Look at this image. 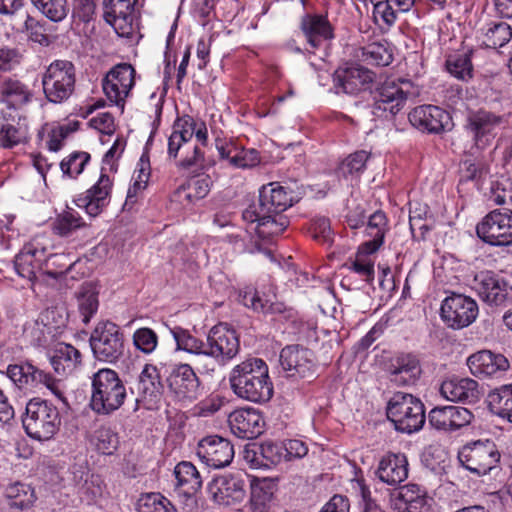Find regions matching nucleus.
<instances>
[{"label": "nucleus", "instance_id": "obj_1", "mask_svg": "<svg viewBox=\"0 0 512 512\" xmlns=\"http://www.w3.org/2000/svg\"><path fill=\"white\" fill-rule=\"evenodd\" d=\"M233 392L255 403L267 402L273 395L268 366L260 358H251L235 366L229 377Z\"/></svg>", "mask_w": 512, "mask_h": 512}, {"label": "nucleus", "instance_id": "obj_2", "mask_svg": "<svg viewBox=\"0 0 512 512\" xmlns=\"http://www.w3.org/2000/svg\"><path fill=\"white\" fill-rule=\"evenodd\" d=\"M126 387L118 373L102 368L91 377V409L97 414L108 415L118 410L125 401Z\"/></svg>", "mask_w": 512, "mask_h": 512}, {"label": "nucleus", "instance_id": "obj_3", "mask_svg": "<svg viewBox=\"0 0 512 512\" xmlns=\"http://www.w3.org/2000/svg\"><path fill=\"white\" fill-rule=\"evenodd\" d=\"M460 465L471 474L482 477L499 468L501 453L491 439L472 440L462 445L457 453Z\"/></svg>", "mask_w": 512, "mask_h": 512}, {"label": "nucleus", "instance_id": "obj_4", "mask_svg": "<svg viewBox=\"0 0 512 512\" xmlns=\"http://www.w3.org/2000/svg\"><path fill=\"white\" fill-rule=\"evenodd\" d=\"M22 423L30 438L47 441L59 430L61 418L58 409L51 403L34 398L26 404Z\"/></svg>", "mask_w": 512, "mask_h": 512}, {"label": "nucleus", "instance_id": "obj_5", "mask_svg": "<svg viewBox=\"0 0 512 512\" xmlns=\"http://www.w3.org/2000/svg\"><path fill=\"white\" fill-rule=\"evenodd\" d=\"M387 417L397 431L411 434L425 423L424 405L412 394L398 392L388 402Z\"/></svg>", "mask_w": 512, "mask_h": 512}, {"label": "nucleus", "instance_id": "obj_6", "mask_svg": "<svg viewBox=\"0 0 512 512\" xmlns=\"http://www.w3.org/2000/svg\"><path fill=\"white\" fill-rule=\"evenodd\" d=\"M75 67L66 60H56L46 69L43 78V90L46 98L53 103L67 100L75 86Z\"/></svg>", "mask_w": 512, "mask_h": 512}, {"label": "nucleus", "instance_id": "obj_7", "mask_svg": "<svg viewBox=\"0 0 512 512\" xmlns=\"http://www.w3.org/2000/svg\"><path fill=\"white\" fill-rule=\"evenodd\" d=\"M90 346L96 359L114 363L124 353V336L113 322H99L90 336Z\"/></svg>", "mask_w": 512, "mask_h": 512}, {"label": "nucleus", "instance_id": "obj_8", "mask_svg": "<svg viewBox=\"0 0 512 512\" xmlns=\"http://www.w3.org/2000/svg\"><path fill=\"white\" fill-rule=\"evenodd\" d=\"M478 237L492 246L512 244V210L495 209L477 225Z\"/></svg>", "mask_w": 512, "mask_h": 512}, {"label": "nucleus", "instance_id": "obj_9", "mask_svg": "<svg viewBox=\"0 0 512 512\" xmlns=\"http://www.w3.org/2000/svg\"><path fill=\"white\" fill-rule=\"evenodd\" d=\"M136 71L128 63L115 65L104 77L103 92L109 102L124 110L126 99L130 96L135 85Z\"/></svg>", "mask_w": 512, "mask_h": 512}, {"label": "nucleus", "instance_id": "obj_10", "mask_svg": "<svg viewBox=\"0 0 512 512\" xmlns=\"http://www.w3.org/2000/svg\"><path fill=\"white\" fill-rule=\"evenodd\" d=\"M192 121L189 116L178 118L172 127L168 138V156L178 159L176 166L181 172L189 171L192 167L191 145Z\"/></svg>", "mask_w": 512, "mask_h": 512}, {"label": "nucleus", "instance_id": "obj_11", "mask_svg": "<svg viewBox=\"0 0 512 512\" xmlns=\"http://www.w3.org/2000/svg\"><path fill=\"white\" fill-rule=\"evenodd\" d=\"M478 315L476 301L462 294L446 297L441 305V318L447 326L462 329L472 324Z\"/></svg>", "mask_w": 512, "mask_h": 512}, {"label": "nucleus", "instance_id": "obj_12", "mask_svg": "<svg viewBox=\"0 0 512 512\" xmlns=\"http://www.w3.org/2000/svg\"><path fill=\"white\" fill-rule=\"evenodd\" d=\"M474 418V413L466 407L446 405L431 409L428 423L439 432L455 433L470 426Z\"/></svg>", "mask_w": 512, "mask_h": 512}, {"label": "nucleus", "instance_id": "obj_13", "mask_svg": "<svg viewBox=\"0 0 512 512\" xmlns=\"http://www.w3.org/2000/svg\"><path fill=\"white\" fill-rule=\"evenodd\" d=\"M208 491L214 502L220 505L239 504L246 497L245 475L241 472L221 475L209 483Z\"/></svg>", "mask_w": 512, "mask_h": 512}, {"label": "nucleus", "instance_id": "obj_14", "mask_svg": "<svg viewBox=\"0 0 512 512\" xmlns=\"http://www.w3.org/2000/svg\"><path fill=\"white\" fill-rule=\"evenodd\" d=\"M478 296L491 305H505L512 302V286L492 271L478 273L473 281Z\"/></svg>", "mask_w": 512, "mask_h": 512}, {"label": "nucleus", "instance_id": "obj_15", "mask_svg": "<svg viewBox=\"0 0 512 512\" xmlns=\"http://www.w3.org/2000/svg\"><path fill=\"white\" fill-rule=\"evenodd\" d=\"M44 240L43 237L33 239L16 255L14 268L20 277L33 281L39 273L44 274Z\"/></svg>", "mask_w": 512, "mask_h": 512}, {"label": "nucleus", "instance_id": "obj_16", "mask_svg": "<svg viewBox=\"0 0 512 512\" xmlns=\"http://www.w3.org/2000/svg\"><path fill=\"white\" fill-rule=\"evenodd\" d=\"M197 456L206 466L219 469L231 463L234 457V448L227 439L209 435L199 440Z\"/></svg>", "mask_w": 512, "mask_h": 512}, {"label": "nucleus", "instance_id": "obj_17", "mask_svg": "<svg viewBox=\"0 0 512 512\" xmlns=\"http://www.w3.org/2000/svg\"><path fill=\"white\" fill-rule=\"evenodd\" d=\"M280 365L287 376L293 378L312 377L316 369L313 352L299 345H289L282 349Z\"/></svg>", "mask_w": 512, "mask_h": 512}, {"label": "nucleus", "instance_id": "obj_18", "mask_svg": "<svg viewBox=\"0 0 512 512\" xmlns=\"http://www.w3.org/2000/svg\"><path fill=\"white\" fill-rule=\"evenodd\" d=\"M501 121V117L483 110L472 113L467 117L465 129L471 136L477 150H483L491 145Z\"/></svg>", "mask_w": 512, "mask_h": 512}, {"label": "nucleus", "instance_id": "obj_19", "mask_svg": "<svg viewBox=\"0 0 512 512\" xmlns=\"http://www.w3.org/2000/svg\"><path fill=\"white\" fill-rule=\"evenodd\" d=\"M112 188L113 180L102 171L96 183L85 194L78 196L74 202L89 216L96 217L109 204Z\"/></svg>", "mask_w": 512, "mask_h": 512}, {"label": "nucleus", "instance_id": "obj_20", "mask_svg": "<svg viewBox=\"0 0 512 512\" xmlns=\"http://www.w3.org/2000/svg\"><path fill=\"white\" fill-rule=\"evenodd\" d=\"M410 123L428 133H440L450 129L451 117L448 112L434 105H421L409 113Z\"/></svg>", "mask_w": 512, "mask_h": 512}, {"label": "nucleus", "instance_id": "obj_21", "mask_svg": "<svg viewBox=\"0 0 512 512\" xmlns=\"http://www.w3.org/2000/svg\"><path fill=\"white\" fill-rule=\"evenodd\" d=\"M204 346L211 356L230 360L238 353L240 344L235 330L218 324L210 330Z\"/></svg>", "mask_w": 512, "mask_h": 512}, {"label": "nucleus", "instance_id": "obj_22", "mask_svg": "<svg viewBox=\"0 0 512 512\" xmlns=\"http://www.w3.org/2000/svg\"><path fill=\"white\" fill-rule=\"evenodd\" d=\"M242 218L247 223H257L255 231L263 239L282 234L288 225L286 217L281 214L264 213L258 210V206L255 203L249 205L243 211Z\"/></svg>", "mask_w": 512, "mask_h": 512}, {"label": "nucleus", "instance_id": "obj_23", "mask_svg": "<svg viewBox=\"0 0 512 512\" xmlns=\"http://www.w3.org/2000/svg\"><path fill=\"white\" fill-rule=\"evenodd\" d=\"M408 84L407 81L396 82L395 80H386L377 89L374 96L373 113L378 115L379 111L389 112L391 115L397 114L405 105L407 92L402 85Z\"/></svg>", "mask_w": 512, "mask_h": 512}, {"label": "nucleus", "instance_id": "obj_24", "mask_svg": "<svg viewBox=\"0 0 512 512\" xmlns=\"http://www.w3.org/2000/svg\"><path fill=\"white\" fill-rule=\"evenodd\" d=\"M239 298L244 306L258 313L280 315L287 311L286 305L277 299L272 285L266 291L246 288L239 294Z\"/></svg>", "mask_w": 512, "mask_h": 512}, {"label": "nucleus", "instance_id": "obj_25", "mask_svg": "<svg viewBox=\"0 0 512 512\" xmlns=\"http://www.w3.org/2000/svg\"><path fill=\"white\" fill-rule=\"evenodd\" d=\"M207 378H209L207 376ZM216 381H206L204 378H196L194 388V417L209 418L214 416L223 406V398L215 393Z\"/></svg>", "mask_w": 512, "mask_h": 512}, {"label": "nucleus", "instance_id": "obj_26", "mask_svg": "<svg viewBox=\"0 0 512 512\" xmlns=\"http://www.w3.org/2000/svg\"><path fill=\"white\" fill-rule=\"evenodd\" d=\"M228 423L231 432L242 439L258 437L264 428V419L254 408L237 409L230 413Z\"/></svg>", "mask_w": 512, "mask_h": 512}, {"label": "nucleus", "instance_id": "obj_27", "mask_svg": "<svg viewBox=\"0 0 512 512\" xmlns=\"http://www.w3.org/2000/svg\"><path fill=\"white\" fill-rule=\"evenodd\" d=\"M28 139L26 118L20 113L2 110L0 113V147L12 149Z\"/></svg>", "mask_w": 512, "mask_h": 512}, {"label": "nucleus", "instance_id": "obj_28", "mask_svg": "<svg viewBox=\"0 0 512 512\" xmlns=\"http://www.w3.org/2000/svg\"><path fill=\"white\" fill-rule=\"evenodd\" d=\"M390 506L396 512L429 511L426 492L417 484H407L393 491Z\"/></svg>", "mask_w": 512, "mask_h": 512}, {"label": "nucleus", "instance_id": "obj_29", "mask_svg": "<svg viewBox=\"0 0 512 512\" xmlns=\"http://www.w3.org/2000/svg\"><path fill=\"white\" fill-rule=\"evenodd\" d=\"M441 395L451 402L477 403L482 395L477 381L471 378L451 377L442 382Z\"/></svg>", "mask_w": 512, "mask_h": 512}, {"label": "nucleus", "instance_id": "obj_30", "mask_svg": "<svg viewBox=\"0 0 512 512\" xmlns=\"http://www.w3.org/2000/svg\"><path fill=\"white\" fill-rule=\"evenodd\" d=\"M375 73L362 66H350L335 72V86L348 94H357L371 88Z\"/></svg>", "mask_w": 512, "mask_h": 512}, {"label": "nucleus", "instance_id": "obj_31", "mask_svg": "<svg viewBox=\"0 0 512 512\" xmlns=\"http://www.w3.org/2000/svg\"><path fill=\"white\" fill-rule=\"evenodd\" d=\"M300 28L312 48H319L335 37L326 15L307 13L301 19Z\"/></svg>", "mask_w": 512, "mask_h": 512}, {"label": "nucleus", "instance_id": "obj_32", "mask_svg": "<svg viewBox=\"0 0 512 512\" xmlns=\"http://www.w3.org/2000/svg\"><path fill=\"white\" fill-rule=\"evenodd\" d=\"M292 192L278 182L263 185L259 190V201L255 203L264 213L281 214L292 205Z\"/></svg>", "mask_w": 512, "mask_h": 512}, {"label": "nucleus", "instance_id": "obj_33", "mask_svg": "<svg viewBox=\"0 0 512 512\" xmlns=\"http://www.w3.org/2000/svg\"><path fill=\"white\" fill-rule=\"evenodd\" d=\"M408 460L403 453L384 455L376 470L378 479L390 486H397L408 478Z\"/></svg>", "mask_w": 512, "mask_h": 512}, {"label": "nucleus", "instance_id": "obj_34", "mask_svg": "<svg viewBox=\"0 0 512 512\" xmlns=\"http://www.w3.org/2000/svg\"><path fill=\"white\" fill-rule=\"evenodd\" d=\"M470 372L477 377H489L509 368L507 358L490 350H481L470 355L467 359Z\"/></svg>", "mask_w": 512, "mask_h": 512}, {"label": "nucleus", "instance_id": "obj_35", "mask_svg": "<svg viewBox=\"0 0 512 512\" xmlns=\"http://www.w3.org/2000/svg\"><path fill=\"white\" fill-rule=\"evenodd\" d=\"M31 98V90L19 80L8 78L0 83V102L6 105V112L20 113L18 110Z\"/></svg>", "mask_w": 512, "mask_h": 512}, {"label": "nucleus", "instance_id": "obj_36", "mask_svg": "<svg viewBox=\"0 0 512 512\" xmlns=\"http://www.w3.org/2000/svg\"><path fill=\"white\" fill-rule=\"evenodd\" d=\"M162 389L163 385L157 367L146 364L139 375L137 385L139 396L151 407L159 400Z\"/></svg>", "mask_w": 512, "mask_h": 512}, {"label": "nucleus", "instance_id": "obj_37", "mask_svg": "<svg viewBox=\"0 0 512 512\" xmlns=\"http://www.w3.org/2000/svg\"><path fill=\"white\" fill-rule=\"evenodd\" d=\"M421 367L418 359L410 354L397 357L390 369V381L397 386L414 384L420 377Z\"/></svg>", "mask_w": 512, "mask_h": 512}, {"label": "nucleus", "instance_id": "obj_38", "mask_svg": "<svg viewBox=\"0 0 512 512\" xmlns=\"http://www.w3.org/2000/svg\"><path fill=\"white\" fill-rule=\"evenodd\" d=\"M175 484L172 496L185 506H189L192 497V463L182 461L174 468Z\"/></svg>", "mask_w": 512, "mask_h": 512}, {"label": "nucleus", "instance_id": "obj_39", "mask_svg": "<svg viewBox=\"0 0 512 512\" xmlns=\"http://www.w3.org/2000/svg\"><path fill=\"white\" fill-rule=\"evenodd\" d=\"M50 362L56 373L68 374L81 363V354L72 345L60 343L56 346Z\"/></svg>", "mask_w": 512, "mask_h": 512}, {"label": "nucleus", "instance_id": "obj_40", "mask_svg": "<svg viewBox=\"0 0 512 512\" xmlns=\"http://www.w3.org/2000/svg\"><path fill=\"white\" fill-rule=\"evenodd\" d=\"M9 379L20 389L37 388V379L41 370L31 364L9 365L6 372Z\"/></svg>", "mask_w": 512, "mask_h": 512}, {"label": "nucleus", "instance_id": "obj_41", "mask_svg": "<svg viewBox=\"0 0 512 512\" xmlns=\"http://www.w3.org/2000/svg\"><path fill=\"white\" fill-rule=\"evenodd\" d=\"M387 230L388 221L385 213L382 211L374 212L370 215L365 229L366 235L370 239L362 244L371 247L372 250H378L384 242Z\"/></svg>", "mask_w": 512, "mask_h": 512}, {"label": "nucleus", "instance_id": "obj_42", "mask_svg": "<svg viewBox=\"0 0 512 512\" xmlns=\"http://www.w3.org/2000/svg\"><path fill=\"white\" fill-rule=\"evenodd\" d=\"M491 411L512 422V384L494 390L488 396Z\"/></svg>", "mask_w": 512, "mask_h": 512}, {"label": "nucleus", "instance_id": "obj_43", "mask_svg": "<svg viewBox=\"0 0 512 512\" xmlns=\"http://www.w3.org/2000/svg\"><path fill=\"white\" fill-rule=\"evenodd\" d=\"M90 445L102 455H112L118 448L117 434L107 426L95 429L89 438Z\"/></svg>", "mask_w": 512, "mask_h": 512}, {"label": "nucleus", "instance_id": "obj_44", "mask_svg": "<svg viewBox=\"0 0 512 512\" xmlns=\"http://www.w3.org/2000/svg\"><path fill=\"white\" fill-rule=\"evenodd\" d=\"M77 302L83 322L88 323L97 312L99 304L98 291L93 283L86 282L81 285L77 293Z\"/></svg>", "mask_w": 512, "mask_h": 512}, {"label": "nucleus", "instance_id": "obj_45", "mask_svg": "<svg viewBox=\"0 0 512 512\" xmlns=\"http://www.w3.org/2000/svg\"><path fill=\"white\" fill-rule=\"evenodd\" d=\"M194 364L197 365V370L200 373V376L197 377L194 373V381L196 378H206V381H216L212 373L215 372L217 366L218 357H213L210 355L209 350H207L202 341L198 342L194 339Z\"/></svg>", "mask_w": 512, "mask_h": 512}, {"label": "nucleus", "instance_id": "obj_46", "mask_svg": "<svg viewBox=\"0 0 512 512\" xmlns=\"http://www.w3.org/2000/svg\"><path fill=\"white\" fill-rule=\"evenodd\" d=\"M362 60L370 65L388 66L393 60V50L387 42H373L362 49Z\"/></svg>", "mask_w": 512, "mask_h": 512}, {"label": "nucleus", "instance_id": "obj_47", "mask_svg": "<svg viewBox=\"0 0 512 512\" xmlns=\"http://www.w3.org/2000/svg\"><path fill=\"white\" fill-rule=\"evenodd\" d=\"M5 496L8 505L17 509H25L32 505L35 500L33 489L29 485L20 482L8 485L5 489Z\"/></svg>", "mask_w": 512, "mask_h": 512}, {"label": "nucleus", "instance_id": "obj_48", "mask_svg": "<svg viewBox=\"0 0 512 512\" xmlns=\"http://www.w3.org/2000/svg\"><path fill=\"white\" fill-rule=\"evenodd\" d=\"M376 251L367 245L361 244L351 264V269L367 282L373 280L374 277V259L372 255Z\"/></svg>", "mask_w": 512, "mask_h": 512}, {"label": "nucleus", "instance_id": "obj_49", "mask_svg": "<svg viewBox=\"0 0 512 512\" xmlns=\"http://www.w3.org/2000/svg\"><path fill=\"white\" fill-rule=\"evenodd\" d=\"M169 385L179 397H186L192 388V368L190 365H176L170 374Z\"/></svg>", "mask_w": 512, "mask_h": 512}, {"label": "nucleus", "instance_id": "obj_50", "mask_svg": "<svg viewBox=\"0 0 512 512\" xmlns=\"http://www.w3.org/2000/svg\"><path fill=\"white\" fill-rule=\"evenodd\" d=\"M150 179V162L149 159L143 155L138 164L137 168L133 174L132 181L133 183L128 189L126 204L134 203L137 194L146 189L148 185V181Z\"/></svg>", "mask_w": 512, "mask_h": 512}, {"label": "nucleus", "instance_id": "obj_51", "mask_svg": "<svg viewBox=\"0 0 512 512\" xmlns=\"http://www.w3.org/2000/svg\"><path fill=\"white\" fill-rule=\"evenodd\" d=\"M32 4L50 21H63L70 7L67 0H31Z\"/></svg>", "mask_w": 512, "mask_h": 512}, {"label": "nucleus", "instance_id": "obj_52", "mask_svg": "<svg viewBox=\"0 0 512 512\" xmlns=\"http://www.w3.org/2000/svg\"><path fill=\"white\" fill-rule=\"evenodd\" d=\"M137 506L139 512H177L169 499L155 492L141 495Z\"/></svg>", "mask_w": 512, "mask_h": 512}, {"label": "nucleus", "instance_id": "obj_53", "mask_svg": "<svg viewBox=\"0 0 512 512\" xmlns=\"http://www.w3.org/2000/svg\"><path fill=\"white\" fill-rule=\"evenodd\" d=\"M84 227L86 224L79 213L71 208L61 213L54 222V231L65 237Z\"/></svg>", "mask_w": 512, "mask_h": 512}, {"label": "nucleus", "instance_id": "obj_54", "mask_svg": "<svg viewBox=\"0 0 512 512\" xmlns=\"http://www.w3.org/2000/svg\"><path fill=\"white\" fill-rule=\"evenodd\" d=\"M89 161L90 154L87 152L74 151L70 153L60 163L63 176L70 179L77 178L84 171V168Z\"/></svg>", "mask_w": 512, "mask_h": 512}, {"label": "nucleus", "instance_id": "obj_55", "mask_svg": "<svg viewBox=\"0 0 512 512\" xmlns=\"http://www.w3.org/2000/svg\"><path fill=\"white\" fill-rule=\"evenodd\" d=\"M484 44L489 48H498L508 43L512 37V29L505 22H493L486 29Z\"/></svg>", "mask_w": 512, "mask_h": 512}, {"label": "nucleus", "instance_id": "obj_56", "mask_svg": "<svg viewBox=\"0 0 512 512\" xmlns=\"http://www.w3.org/2000/svg\"><path fill=\"white\" fill-rule=\"evenodd\" d=\"M78 127L79 122L76 120L53 125L48 132V139L46 141L48 149L53 152L60 150L66 137L75 132Z\"/></svg>", "mask_w": 512, "mask_h": 512}, {"label": "nucleus", "instance_id": "obj_57", "mask_svg": "<svg viewBox=\"0 0 512 512\" xmlns=\"http://www.w3.org/2000/svg\"><path fill=\"white\" fill-rule=\"evenodd\" d=\"M75 265V261L66 254H47L45 247L44 274L57 278L70 270Z\"/></svg>", "mask_w": 512, "mask_h": 512}, {"label": "nucleus", "instance_id": "obj_58", "mask_svg": "<svg viewBox=\"0 0 512 512\" xmlns=\"http://www.w3.org/2000/svg\"><path fill=\"white\" fill-rule=\"evenodd\" d=\"M369 155L366 151H357L349 155L339 166V173L347 178L358 176L365 169Z\"/></svg>", "mask_w": 512, "mask_h": 512}, {"label": "nucleus", "instance_id": "obj_59", "mask_svg": "<svg viewBox=\"0 0 512 512\" xmlns=\"http://www.w3.org/2000/svg\"><path fill=\"white\" fill-rule=\"evenodd\" d=\"M133 13H111L104 11L105 21L113 27L115 32L121 37H130L133 33Z\"/></svg>", "mask_w": 512, "mask_h": 512}, {"label": "nucleus", "instance_id": "obj_60", "mask_svg": "<svg viewBox=\"0 0 512 512\" xmlns=\"http://www.w3.org/2000/svg\"><path fill=\"white\" fill-rule=\"evenodd\" d=\"M448 72L454 77L466 80L472 76V64L467 54L450 56L446 61Z\"/></svg>", "mask_w": 512, "mask_h": 512}, {"label": "nucleus", "instance_id": "obj_61", "mask_svg": "<svg viewBox=\"0 0 512 512\" xmlns=\"http://www.w3.org/2000/svg\"><path fill=\"white\" fill-rule=\"evenodd\" d=\"M133 343L141 352L150 354L157 347L158 337L152 329L140 328L133 334Z\"/></svg>", "mask_w": 512, "mask_h": 512}, {"label": "nucleus", "instance_id": "obj_62", "mask_svg": "<svg viewBox=\"0 0 512 512\" xmlns=\"http://www.w3.org/2000/svg\"><path fill=\"white\" fill-rule=\"evenodd\" d=\"M260 163L258 151L255 149H246L236 147V151L232 158V166L235 168H252Z\"/></svg>", "mask_w": 512, "mask_h": 512}, {"label": "nucleus", "instance_id": "obj_63", "mask_svg": "<svg viewBox=\"0 0 512 512\" xmlns=\"http://www.w3.org/2000/svg\"><path fill=\"white\" fill-rule=\"evenodd\" d=\"M488 173L487 166L482 162L465 160L460 165L461 181H478Z\"/></svg>", "mask_w": 512, "mask_h": 512}, {"label": "nucleus", "instance_id": "obj_64", "mask_svg": "<svg viewBox=\"0 0 512 512\" xmlns=\"http://www.w3.org/2000/svg\"><path fill=\"white\" fill-rule=\"evenodd\" d=\"M260 447L262 458H264L267 468L285 461L282 442L265 441Z\"/></svg>", "mask_w": 512, "mask_h": 512}]
</instances>
